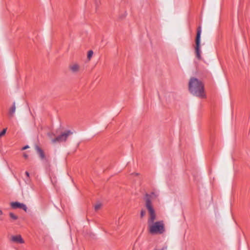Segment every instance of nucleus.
<instances>
[{"label":"nucleus","instance_id":"nucleus-16","mask_svg":"<svg viewBox=\"0 0 250 250\" xmlns=\"http://www.w3.org/2000/svg\"><path fill=\"white\" fill-rule=\"evenodd\" d=\"M145 214H146V212H145V210H142L141 211V213H140L141 217L143 218L145 215Z\"/></svg>","mask_w":250,"mask_h":250},{"label":"nucleus","instance_id":"nucleus-12","mask_svg":"<svg viewBox=\"0 0 250 250\" xmlns=\"http://www.w3.org/2000/svg\"><path fill=\"white\" fill-rule=\"evenodd\" d=\"M93 55V52L92 50H89L88 51L87 58L88 61H90L91 60Z\"/></svg>","mask_w":250,"mask_h":250},{"label":"nucleus","instance_id":"nucleus-7","mask_svg":"<svg viewBox=\"0 0 250 250\" xmlns=\"http://www.w3.org/2000/svg\"><path fill=\"white\" fill-rule=\"evenodd\" d=\"M159 196V193L157 192H152L150 194L146 193L145 196V205L146 204V201L148 199L150 201L151 205H152V200L157 198Z\"/></svg>","mask_w":250,"mask_h":250},{"label":"nucleus","instance_id":"nucleus-3","mask_svg":"<svg viewBox=\"0 0 250 250\" xmlns=\"http://www.w3.org/2000/svg\"><path fill=\"white\" fill-rule=\"evenodd\" d=\"M148 211V218L147 220L148 225L155 222L157 218V215L152 205H150V201L147 199L146 204L145 205Z\"/></svg>","mask_w":250,"mask_h":250},{"label":"nucleus","instance_id":"nucleus-1","mask_svg":"<svg viewBox=\"0 0 250 250\" xmlns=\"http://www.w3.org/2000/svg\"><path fill=\"white\" fill-rule=\"evenodd\" d=\"M190 92L197 97H204V89L202 83L198 79L192 78L190 79L188 83Z\"/></svg>","mask_w":250,"mask_h":250},{"label":"nucleus","instance_id":"nucleus-5","mask_svg":"<svg viewBox=\"0 0 250 250\" xmlns=\"http://www.w3.org/2000/svg\"><path fill=\"white\" fill-rule=\"evenodd\" d=\"M201 34V27H199L197 29V36H196V38L195 52H196V57L199 60L201 59V51L200 49Z\"/></svg>","mask_w":250,"mask_h":250},{"label":"nucleus","instance_id":"nucleus-10","mask_svg":"<svg viewBox=\"0 0 250 250\" xmlns=\"http://www.w3.org/2000/svg\"><path fill=\"white\" fill-rule=\"evenodd\" d=\"M36 150L42 160H45V157L43 151L37 146H36Z\"/></svg>","mask_w":250,"mask_h":250},{"label":"nucleus","instance_id":"nucleus-4","mask_svg":"<svg viewBox=\"0 0 250 250\" xmlns=\"http://www.w3.org/2000/svg\"><path fill=\"white\" fill-rule=\"evenodd\" d=\"M72 134L73 132L70 130H67L66 131L62 133L61 135L55 138H52V134L51 133H48V135L49 138L51 139L52 143L55 144L56 143L65 142L67 140L68 137Z\"/></svg>","mask_w":250,"mask_h":250},{"label":"nucleus","instance_id":"nucleus-14","mask_svg":"<svg viewBox=\"0 0 250 250\" xmlns=\"http://www.w3.org/2000/svg\"><path fill=\"white\" fill-rule=\"evenodd\" d=\"M9 216L13 220H16L18 219V216L12 212L9 213Z\"/></svg>","mask_w":250,"mask_h":250},{"label":"nucleus","instance_id":"nucleus-13","mask_svg":"<svg viewBox=\"0 0 250 250\" xmlns=\"http://www.w3.org/2000/svg\"><path fill=\"white\" fill-rule=\"evenodd\" d=\"M102 206V204L100 202H97L94 206L95 210H99Z\"/></svg>","mask_w":250,"mask_h":250},{"label":"nucleus","instance_id":"nucleus-9","mask_svg":"<svg viewBox=\"0 0 250 250\" xmlns=\"http://www.w3.org/2000/svg\"><path fill=\"white\" fill-rule=\"evenodd\" d=\"M80 66L77 63H74L69 66V69L73 73H77L79 71Z\"/></svg>","mask_w":250,"mask_h":250},{"label":"nucleus","instance_id":"nucleus-19","mask_svg":"<svg viewBox=\"0 0 250 250\" xmlns=\"http://www.w3.org/2000/svg\"><path fill=\"white\" fill-rule=\"evenodd\" d=\"M25 174L28 177L29 176V173L28 171L25 172Z\"/></svg>","mask_w":250,"mask_h":250},{"label":"nucleus","instance_id":"nucleus-17","mask_svg":"<svg viewBox=\"0 0 250 250\" xmlns=\"http://www.w3.org/2000/svg\"><path fill=\"white\" fill-rule=\"evenodd\" d=\"M28 148H29V146L28 145H27V146H24L23 147H22V150H25Z\"/></svg>","mask_w":250,"mask_h":250},{"label":"nucleus","instance_id":"nucleus-20","mask_svg":"<svg viewBox=\"0 0 250 250\" xmlns=\"http://www.w3.org/2000/svg\"><path fill=\"white\" fill-rule=\"evenodd\" d=\"M3 214V212L0 209V215H2Z\"/></svg>","mask_w":250,"mask_h":250},{"label":"nucleus","instance_id":"nucleus-2","mask_svg":"<svg viewBox=\"0 0 250 250\" xmlns=\"http://www.w3.org/2000/svg\"><path fill=\"white\" fill-rule=\"evenodd\" d=\"M148 227L149 232L152 234H162L165 231L164 223L162 220L149 224Z\"/></svg>","mask_w":250,"mask_h":250},{"label":"nucleus","instance_id":"nucleus-15","mask_svg":"<svg viewBox=\"0 0 250 250\" xmlns=\"http://www.w3.org/2000/svg\"><path fill=\"white\" fill-rule=\"evenodd\" d=\"M6 131V128H4V129H3V130L1 132H0V137L4 135L5 134Z\"/></svg>","mask_w":250,"mask_h":250},{"label":"nucleus","instance_id":"nucleus-6","mask_svg":"<svg viewBox=\"0 0 250 250\" xmlns=\"http://www.w3.org/2000/svg\"><path fill=\"white\" fill-rule=\"evenodd\" d=\"M10 240L11 242L15 244H22L24 243V241L21 235H12Z\"/></svg>","mask_w":250,"mask_h":250},{"label":"nucleus","instance_id":"nucleus-8","mask_svg":"<svg viewBox=\"0 0 250 250\" xmlns=\"http://www.w3.org/2000/svg\"><path fill=\"white\" fill-rule=\"evenodd\" d=\"M10 206L14 209L20 208L22 209L25 211H26L27 210V208L24 204L18 202H12L10 204Z\"/></svg>","mask_w":250,"mask_h":250},{"label":"nucleus","instance_id":"nucleus-11","mask_svg":"<svg viewBox=\"0 0 250 250\" xmlns=\"http://www.w3.org/2000/svg\"><path fill=\"white\" fill-rule=\"evenodd\" d=\"M16 111V104L15 102L13 104L12 107L9 109V114L11 117H13Z\"/></svg>","mask_w":250,"mask_h":250},{"label":"nucleus","instance_id":"nucleus-18","mask_svg":"<svg viewBox=\"0 0 250 250\" xmlns=\"http://www.w3.org/2000/svg\"><path fill=\"white\" fill-rule=\"evenodd\" d=\"M23 157H24L25 158H26H26H28V155H27V154H25V153H24V154H23Z\"/></svg>","mask_w":250,"mask_h":250}]
</instances>
